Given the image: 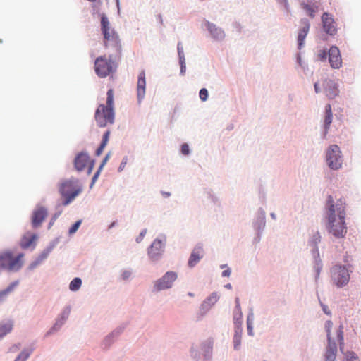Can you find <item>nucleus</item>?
<instances>
[{
	"mask_svg": "<svg viewBox=\"0 0 361 361\" xmlns=\"http://www.w3.org/2000/svg\"><path fill=\"white\" fill-rule=\"evenodd\" d=\"M326 228L336 238H343L347 233L345 203L341 199L334 204L333 197L329 195L326 201Z\"/></svg>",
	"mask_w": 361,
	"mask_h": 361,
	"instance_id": "1",
	"label": "nucleus"
},
{
	"mask_svg": "<svg viewBox=\"0 0 361 361\" xmlns=\"http://www.w3.org/2000/svg\"><path fill=\"white\" fill-rule=\"evenodd\" d=\"M332 326L333 323L331 321H327L325 324L328 338V345L325 353L326 361L335 360L337 353V343L339 344L341 352H343L344 345L343 326L341 325L339 326L334 333H331Z\"/></svg>",
	"mask_w": 361,
	"mask_h": 361,
	"instance_id": "2",
	"label": "nucleus"
},
{
	"mask_svg": "<svg viewBox=\"0 0 361 361\" xmlns=\"http://www.w3.org/2000/svg\"><path fill=\"white\" fill-rule=\"evenodd\" d=\"M106 95V104H99L94 114V118L99 127H105L114 121V90H109Z\"/></svg>",
	"mask_w": 361,
	"mask_h": 361,
	"instance_id": "3",
	"label": "nucleus"
},
{
	"mask_svg": "<svg viewBox=\"0 0 361 361\" xmlns=\"http://www.w3.org/2000/svg\"><path fill=\"white\" fill-rule=\"evenodd\" d=\"M82 191V187L78 184V180L72 178L63 182L59 188L61 195L65 197L63 205H68Z\"/></svg>",
	"mask_w": 361,
	"mask_h": 361,
	"instance_id": "4",
	"label": "nucleus"
},
{
	"mask_svg": "<svg viewBox=\"0 0 361 361\" xmlns=\"http://www.w3.org/2000/svg\"><path fill=\"white\" fill-rule=\"evenodd\" d=\"M24 255L20 253L13 257L12 252L6 251L0 255V269L8 271H18L23 264Z\"/></svg>",
	"mask_w": 361,
	"mask_h": 361,
	"instance_id": "5",
	"label": "nucleus"
},
{
	"mask_svg": "<svg viewBox=\"0 0 361 361\" xmlns=\"http://www.w3.org/2000/svg\"><path fill=\"white\" fill-rule=\"evenodd\" d=\"M101 31L104 35V45L107 47L113 44L120 47L117 32L111 27L110 22L105 14L101 15Z\"/></svg>",
	"mask_w": 361,
	"mask_h": 361,
	"instance_id": "6",
	"label": "nucleus"
},
{
	"mask_svg": "<svg viewBox=\"0 0 361 361\" xmlns=\"http://www.w3.org/2000/svg\"><path fill=\"white\" fill-rule=\"evenodd\" d=\"M326 162L328 166L333 170H337L342 166L343 159L340 148L336 145L329 147L326 151Z\"/></svg>",
	"mask_w": 361,
	"mask_h": 361,
	"instance_id": "7",
	"label": "nucleus"
},
{
	"mask_svg": "<svg viewBox=\"0 0 361 361\" xmlns=\"http://www.w3.org/2000/svg\"><path fill=\"white\" fill-rule=\"evenodd\" d=\"M94 71L100 78H105L114 71L113 61L105 56H99L94 61Z\"/></svg>",
	"mask_w": 361,
	"mask_h": 361,
	"instance_id": "8",
	"label": "nucleus"
},
{
	"mask_svg": "<svg viewBox=\"0 0 361 361\" xmlns=\"http://www.w3.org/2000/svg\"><path fill=\"white\" fill-rule=\"evenodd\" d=\"M331 278L338 287H343L349 282L350 274L345 266L336 265L331 269Z\"/></svg>",
	"mask_w": 361,
	"mask_h": 361,
	"instance_id": "9",
	"label": "nucleus"
},
{
	"mask_svg": "<svg viewBox=\"0 0 361 361\" xmlns=\"http://www.w3.org/2000/svg\"><path fill=\"white\" fill-rule=\"evenodd\" d=\"M74 166L78 171H81L87 168V174L90 175L94 166V161L91 159L87 153L78 154L74 160Z\"/></svg>",
	"mask_w": 361,
	"mask_h": 361,
	"instance_id": "10",
	"label": "nucleus"
},
{
	"mask_svg": "<svg viewBox=\"0 0 361 361\" xmlns=\"http://www.w3.org/2000/svg\"><path fill=\"white\" fill-rule=\"evenodd\" d=\"M176 279L177 274L176 272L168 271L156 281L154 287L157 290L170 288Z\"/></svg>",
	"mask_w": 361,
	"mask_h": 361,
	"instance_id": "11",
	"label": "nucleus"
},
{
	"mask_svg": "<svg viewBox=\"0 0 361 361\" xmlns=\"http://www.w3.org/2000/svg\"><path fill=\"white\" fill-rule=\"evenodd\" d=\"M322 23L324 32L329 35H335L337 32L336 23L330 13L325 12L322 16Z\"/></svg>",
	"mask_w": 361,
	"mask_h": 361,
	"instance_id": "12",
	"label": "nucleus"
},
{
	"mask_svg": "<svg viewBox=\"0 0 361 361\" xmlns=\"http://www.w3.org/2000/svg\"><path fill=\"white\" fill-rule=\"evenodd\" d=\"M329 61L333 68H339L342 66V59L338 48L332 46L329 51Z\"/></svg>",
	"mask_w": 361,
	"mask_h": 361,
	"instance_id": "13",
	"label": "nucleus"
},
{
	"mask_svg": "<svg viewBox=\"0 0 361 361\" xmlns=\"http://www.w3.org/2000/svg\"><path fill=\"white\" fill-rule=\"evenodd\" d=\"M323 85L325 94L329 99H333L338 95V85L334 80L326 79L324 81Z\"/></svg>",
	"mask_w": 361,
	"mask_h": 361,
	"instance_id": "14",
	"label": "nucleus"
},
{
	"mask_svg": "<svg viewBox=\"0 0 361 361\" xmlns=\"http://www.w3.org/2000/svg\"><path fill=\"white\" fill-rule=\"evenodd\" d=\"M47 216V210L43 207H37L32 214V226L35 228L39 226Z\"/></svg>",
	"mask_w": 361,
	"mask_h": 361,
	"instance_id": "15",
	"label": "nucleus"
},
{
	"mask_svg": "<svg viewBox=\"0 0 361 361\" xmlns=\"http://www.w3.org/2000/svg\"><path fill=\"white\" fill-rule=\"evenodd\" d=\"M162 251L163 244L161 240L156 239L151 245L148 251V255L152 259L156 260L161 255Z\"/></svg>",
	"mask_w": 361,
	"mask_h": 361,
	"instance_id": "16",
	"label": "nucleus"
},
{
	"mask_svg": "<svg viewBox=\"0 0 361 361\" xmlns=\"http://www.w3.org/2000/svg\"><path fill=\"white\" fill-rule=\"evenodd\" d=\"M146 88L145 73L142 71L138 75L137 83V94L138 102H140L145 97Z\"/></svg>",
	"mask_w": 361,
	"mask_h": 361,
	"instance_id": "17",
	"label": "nucleus"
},
{
	"mask_svg": "<svg viewBox=\"0 0 361 361\" xmlns=\"http://www.w3.org/2000/svg\"><path fill=\"white\" fill-rule=\"evenodd\" d=\"M204 256L203 247L201 245L196 246L192 251L188 260L190 267H195Z\"/></svg>",
	"mask_w": 361,
	"mask_h": 361,
	"instance_id": "18",
	"label": "nucleus"
},
{
	"mask_svg": "<svg viewBox=\"0 0 361 361\" xmlns=\"http://www.w3.org/2000/svg\"><path fill=\"white\" fill-rule=\"evenodd\" d=\"M302 27L299 30L298 41V48L300 49L304 44L305 39L309 32L310 24L307 19H302L301 20Z\"/></svg>",
	"mask_w": 361,
	"mask_h": 361,
	"instance_id": "19",
	"label": "nucleus"
},
{
	"mask_svg": "<svg viewBox=\"0 0 361 361\" xmlns=\"http://www.w3.org/2000/svg\"><path fill=\"white\" fill-rule=\"evenodd\" d=\"M37 239V235L30 232L26 233L20 240V246L23 249L31 247Z\"/></svg>",
	"mask_w": 361,
	"mask_h": 361,
	"instance_id": "20",
	"label": "nucleus"
},
{
	"mask_svg": "<svg viewBox=\"0 0 361 361\" xmlns=\"http://www.w3.org/2000/svg\"><path fill=\"white\" fill-rule=\"evenodd\" d=\"M207 27L212 36L216 40H221L224 38V32L213 23H207Z\"/></svg>",
	"mask_w": 361,
	"mask_h": 361,
	"instance_id": "21",
	"label": "nucleus"
},
{
	"mask_svg": "<svg viewBox=\"0 0 361 361\" xmlns=\"http://www.w3.org/2000/svg\"><path fill=\"white\" fill-rule=\"evenodd\" d=\"M332 118H333V114H332V109L331 104H327L325 106V115L324 118V129L326 132L328 131V130L330 128V126L332 123Z\"/></svg>",
	"mask_w": 361,
	"mask_h": 361,
	"instance_id": "22",
	"label": "nucleus"
},
{
	"mask_svg": "<svg viewBox=\"0 0 361 361\" xmlns=\"http://www.w3.org/2000/svg\"><path fill=\"white\" fill-rule=\"evenodd\" d=\"M13 326V322L12 320H8L0 323V338L10 333Z\"/></svg>",
	"mask_w": 361,
	"mask_h": 361,
	"instance_id": "23",
	"label": "nucleus"
},
{
	"mask_svg": "<svg viewBox=\"0 0 361 361\" xmlns=\"http://www.w3.org/2000/svg\"><path fill=\"white\" fill-rule=\"evenodd\" d=\"M302 8L307 12V15L312 18H314L315 12L318 9V6H312L306 3L301 4Z\"/></svg>",
	"mask_w": 361,
	"mask_h": 361,
	"instance_id": "24",
	"label": "nucleus"
},
{
	"mask_svg": "<svg viewBox=\"0 0 361 361\" xmlns=\"http://www.w3.org/2000/svg\"><path fill=\"white\" fill-rule=\"evenodd\" d=\"M109 135H110L109 130L106 131V133L104 134L102 141L100 144V146L96 151L97 156H99L102 153L103 149H104V147L106 146V145L108 143V141L109 139Z\"/></svg>",
	"mask_w": 361,
	"mask_h": 361,
	"instance_id": "25",
	"label": "nucleus"
},
{
	"mask_svg": "<svg viewBox=\"0 0 361 361\" xmlns=\"http://www.w3.org/2000/svg\"><path fill=\"white\" fill-rule=\"evenodd\" d=\"M82 284V281L80 278H75L73 279L69 285V288L72 291H76L79 290Z\"/></svg>",
	"mask_w": 361,
	"mask_h": 361,
	"instance_id": "26",
	"label": "nucleus"
},
{
	"mask_svg": "<svg viewBox=\"0 0 361 361\" xmlns=\"http://www.w3.org/2000/svg\"><path fill=\"white\" fill-rule=\"evenodd\" d=\"M32 350H23L20 355L17 357L15 361H26V360L29 357L31 354Z\"/></svg>",
	"mask_w": 361,
	"mask_h": 361,
	"instance_id": "27",
	"label": "nucleus"
},
{
	"mask_svg": "<svg viewBox=\"0 0 361 361\" xmlns=\"http://www.w3.org/2000/svg\"><path fill=\"white\" fill-rule=\"evenodd\" d=\"M219 299V295L216 293H213L207 298L206 302L209 305H214Z\"/></svg>",
	"mask_w": 361,
	"mask_h": 361,
	"instance_id": "28",
	"label": "nucleus"
},
{
	"mask_svg": "<svg viewBox=\"0 0 361 361\" xmlns=\"http://www.w3.org/2000/svg\"><path fill=\"white\" fill-rule=\"evenodd\" d=\"M345 361H359L357 356L354 352L348 351L345 354Z\"/></svg>",
	"mask_w": 361,
	"mask_h": 361,
	"instance_id": "29",
	"label": "nucleus"
},
{
	"mask_svg": "<svg viewBox=\"0 0 361 361\" xmlns=\"http://www.w3.org/2000/svg\"><path fill=\"white\" fill-rule=\"evenodd\" d=\"M200 98L202 101L204 102L207 99L208 97V91L205 88H202L200 90L199 93Z\"/></svg>",
	"mask_w": 361,
	"mask_h": 361,
	"instance_id": "30",
	"label": "nucleus"
},
{
	"mask_svg": "<svg viewBox=\"0 0 361 361\" xmlns=\"http://www.w3.org/2000/svg\"><path fill=\"white\" fill-rule=\"evenodd\" d=\"M234 348L238 350L241 344V336H233Z\"/></svg>",
	"mask_w": 361,
	"mask_h": 361,
	"instance_id": "31",
	"label": "nucleus"
},
{
	"mask_svg": "<svg viewBox=\"0 0 361 361\" xmlns=\"http://www.w3.org/2000/svg\"><path fill=\"white\" fill-rule=\"evenodd\" d=\"M321 240V236L319 235V233L318 232H317L316 233H314L312 237V239H311V243L316 245L318 243H319Z\"/></svg>",
	"mask_w": 361,
	"mask_h": 361,
	"instance_id": "32",
	"label": "nucleus"
},
{
	"mask_svg": "<svg viewBox=\"0 0 361 361\" xmlns=\"http://www.w3.org/2000/svg\"><path fill=\"white\" fill-rule=\"evenodd\" d=\"M81 224V221H76L69 229V233L73 234L76 232Z\"/></svg>",
	"mask_w": 361,
	"mask_h": 361,
	"instance_id": "33",
	"label": "nucleus"
},
{
	"mask_svg": "<svg viewBox=\"0 0 361 361\" xmlns=\"http://www.w3.org/2000/svg\"><path fill=\"white\" fill-rule=\"evenodd\" d=\"M235 324V334L234 336H242V328L241 324H238L236 322H234Z\"/></svg>",
	"mask_w": 361,
	"mask_h": 361,
	"instance_id": "34",
	"label": "nucleus"
},
{
	"mask_svg": "<svg viewBox=\"0 0 361 361\" xmlns=\"http://www.w3.org/2000/svg\"><path fill=\"white\" fill-rule=\"evenodd\" d=\"M317 58H318L320 61H324V60H326V50H324V49H321V50L318 51V53H317Z\"/></svg>",
	"mask_w": 361,
	"mask_h": 361,
	"instance_id": "35",
	"label": "nucleus"
},
{
	"mask_svg": "<svg viewBox=\"0 0 361 361\" xmlns=\"http://www.w3.org/2000/svg\"><path fill=\"white\" fill-rule=\"evenodd\" d=\"M237 312L234 314V322H236L238 324H241V319H242V314L240 312L236 311Z\"/></svg>",
	"mask_w": 361,
	"mask_h": 361,
	"instance_id": "36",
	"label": "nucleus"
},
{
	"mask_svg": "<svg viewBox=\"0 0 361 361\" xmlns=\"http://www.w3.org/2000/svg\"><path fill=\"white\" fill-rule=\"evenodd\" d=\"M181 152L184 155H188L190 152L189 146L187 144H183L181 146Z\"/></svg>",
	"mask_w": 361,
	"mask_h": 361,
	"instance_id": "37",
	"label": "nucleus"
},
{
	"mask_svg": "<svg viewBox=\"0 0 361 361\" xmlns=\"http://www.w3.org/2000/svg\"><path fill=\"white\" fill-rule=\"evenodd\" d=\"M321 306H322V310H323V311H324V312L325 314H326L327 315H330L331 314V311L329 310V309L327 305L321 303Z\"/></svg>",
	"mask_w": 361,
	"mask_h": 361,
	"instance_id": "38",
	"label": "nucleus"
},
{
	"mask_svg": "<svg viewBox=\"0 0 361 361\" xmlns=\"http://www.w3.org/2000/svg\"><path fill=\"white\" fill-rule=\"evenodd\" d=\"M127 161H128V159H127V157H125V158L122 160V161H121V165H120V166H119V170H120V171H121V170H123V168H124V167L126 166V165L127 164Z\"/></svg>",
	"mask_w": 361,
	"mask_h": 361,
	"instance_id": "39",
	"label": "nucleus"
},
{
	"mask_svg": "<svg viewBox=\"0 0 361 361\" xmlns=\"http://www.w3.org/2000/svg\"><path fill=\"white\" fill-rule=\"evenodd\" d=\"M177 49H178V56L184 55L183 49V47L181 46L180 43L178 44Z\"/></svg>",
	"mask_w": 361,
	"mask_h": 361,
	"instance_id": "40",
	"label": "nucleus"
},
{
	"mask_svg": "<svg viewBox=\"0 0 361 361\" xmlns=\"http://www.w3.org/2000/svg\"><path fill=\"white\" fill-rule=\"evenodd\" d=\"M146 234V230H143L140 233L139 237L137 238L136 241L137 243H140L142 238H144L145 235Z\"/></svg>",
	"mask_w": 361,
	"mask_h": 361,
	"instance_id": "41",
	"label": "nucleus"
},
{
	"mask_svg": "<svg viewBox=\"0 0 361 361\" xmlns=\"http://www.w3.org/2000/svg\"><path fill=\"white\" fill-rule=\"evenodd\" d=\"M13 286H14V284H13L12 286H11L8 287L5 290H4V291L1 293V295H6V294H7V293H10V292L13 290Z\"/></svg>",
	"mask_w": 361,
	"mask_h": 361,
	"instance_id": "42",
	"label": "nucleus"
},
{
	"mask_svg": "<svg viewBox=\"0 0 361 361\" xmlns=\"http://www.w3.org/2000/svg\"><path fill=\"white\" fill-rule=\"evenodd\" d=\"M231 271L230 269H228L226 270H224L223 272H222V276H229L231 275Z\"/></svg>",
	"mask_w": 361,
	"mask_h": 361,
	"instance_id": "43",
	"label": "nucleus"
},
{
	"mask_svg": "<svg viewBox=\"0 0 361 361\" xmlns=\"http://www.w3.org/2000/svg\"><path fill=\"white\" fill-rule=\"evenodd\" d=\"M235 304H236V306H235V311H238V312H240V302H239V298H237L235 299Z\"/></svg>",
	"mask_w": 361,
	"mask_h": 361,
	"instance_id": "44",
	"label": "nucleus"
},
{
	"mask_svg": "<svg viewBox=\"0 0 361 361\" xmlns=\"http://www.w3.org/2000/svg\"><path fill=\"white\" fill-rule=\"evenodd\" d=\"M109 159V154H107L105 158L104 159L102 163L101 164L100 166H99V170H101L102 169V167L105 165V164L106 163L107 160Z\"/></svg>",
	"mask_w": 361,
	"mask_h": 361,
	"instance_id": "45",
	"label": "nucleus"
},
{
	"mask_svg": "<svg viewBox=\"0 0 361 361\" xmlns=\"http://www.w3.org/2000/svg\"><path fill=\"white\" fill-rule=\"evenodd\" d=\"M179 60H180V65H185V56L184 55L180 56Z\"/></svg>",
	"mask_w": 361,
	"mask_h": 361,
	"instance_id": "46",
	"label": "nucleus"
},
{
	"mask_svg": "<svg viewBox=\"0 0 361 361\" xmlns=\"http://www.w3.org/2000/svg\"><path fill=\"white\" fill-rule=\"evenodd\" d=\"M314 90L316 93H319L320 92V89L319 87V84L317 82L314 85Z\"/></svg>",
	"mask_w": 361,
	"mask_h": 361,
	"instance_id": "47",
	"label": "nucleus"
},
{
	"mask_svg": "<svg viewBox=\"0 0 361 361\" xmlns=\"http://www.w3.org/2000/svg\"><path fill=\"white\" fill-rule=\"evenodd\" d=\"M44 258V257H42V258L41 259H39V261H37V262H35V263L32 264L30 265V268H31V269H33L34 267H36V266H37V264H39V262H41Z\"/></svg>",
	"mask_w": 361,
	"mask_h": 361,
	"instance_id": "48",
	"label": "nucleus"
},
{
	"mask_svg": "<svg viewBox=\"0 0 361 361\" xmlns=\"http://www.w3.org/2000/svg\"><path fill=\"white\" fill-rule=\"evenodd\" d=\"M100 171H101V170H99H99L97 171V173L94 175V176H93V178H92V181H93V183H94V182L96 180V179L97 178V177H98V176H99V174Z\"/></svg>",
	"mask_w": 361,
	"mask_h": 361,
	"instance_id": "49",
	"label": "nucleus"
},
{
	"mask_svg": "<svg viewBox=\"0 0 361 361\" xmlns=\"http://www.w3.org/2000/svg\"><path fill=\"white\" fill-rule=\"evenodd\" d=\"M56 219V216L55 215V216L51 219V221L49 223V227L54 224Z\"/></svg>",
	"mask_w": 361,
	"mask_h": 361,
	"instance_id": "50",
	"label": "nucleus"
},
{
	"mask_svg": "<svg viewBox=\"0 0 361 361\" xmlns=\"http://www.w3.org/2000/svg\"><path fill=\"white\" fill-rule=\"evenodd\" d=\"M129 276H130V273L129 272H125L123 274V277L124 278H128Z\"/></svg>",
	"mask_w": 361,
	"mask_h": 361,
	"instance_id": "51",
	"label": "nucleus"
},
{
	"mask_svg": "<svg viewBox=\"0 0 361 361\" xmlns=\"http://www.w3.org/2000/svg\"><path fill=\"white\" fill-rule=\"evenodd\" d=\"M185 66L181 65V72H183L185 71Z\"/></svg>",
	"mask_w": 361,
	"mask_h": 361,
	"instance_id": "52",
	"label": "nucleus"
},
{
	"mask_svg": "<svg viewBox=\"0 0 361 361\" xmlns=\"http://www.w3.org/2000/svg\"><path fill=\"white\" fill-rule=\"evenodd\" d=\"M226 287L227 288H229V289H230V288H231V284H227V285L226 286Z\"/></svg>",
	"mask_w": 361,
	"mask_h": 361,
	"instance_id": "53",
	"label": "nucleus"
},
{
	"mask_svg": "<svg viewBox=\"0 0 361 361\" xmlns=\"http://www.w3.org/2000/svg\"><path fill=\"white\" fill-rule=\"evenodd\" d=\"M209 345H212V341H209Z\"/></svg>",
	"mask_w": 361,
	"mask_h": 361,
	"instance_id": "54",
	"label": "nucleus"
},
{
	"mask_svg": "<svg viewBox=\"0 0 361 361\" xmlns=\"http://www.w3.org/2000/svg\"><path fill=\"white\" fill-rule=\"evenodd\" d=\"M165 195L169 196V193H165Z\"/></svg>",
	"mask_w": 361,
	"mask_h": 361,
	"instance_id": "55",
	"label": "nucleus"
},
{
	"mask_svg": "<svg viewBox=\"0 0 361 361\" xmlns=\"http://www.w3.org/2000/svg\"><path fill=\"white\" fill-rule=\"evenodd\" d=\"M285 1H286V0H284Z\"/></svg>",
	"mask_w": 361,
	"mask_h": 361,
	"instance_id": "56",
	"label": "nucleus"
}]
</instances>
